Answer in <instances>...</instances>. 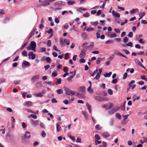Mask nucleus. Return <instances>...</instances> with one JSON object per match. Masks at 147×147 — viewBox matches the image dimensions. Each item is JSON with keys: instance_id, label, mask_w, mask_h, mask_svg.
<instances>
[{"instance_id": "nucleus-1", "label": "nucleus", "mask_w": 147, "mask_h": 147, "mask_svg": "<svg viewBox=\"0 0 147 147\" xmlns=\"http://www.w3.org/2000/svg\"><path fill=\"white\" fill-rule=\"evenodd\" d=\"M88 44V43H85L83 44L82 45V47L84 48L82 49V51H81V53L79 55V57L80 58H81L83 57H85L86 55V52L87 51V49L86 47V45Z\"/></svg>"}, {"instance_id": "nucleus-2", "label": "nucleus", "mask_w": 147, "mask_h": 147, "mask_svg": "<svg viewBox=\"0 0 147 147\" xmlns=\"http://www.w3.org/2000/svg\"><path fill=\"white\" fill-rule=\"evenodd\" d=\"M64 91L66 94L68 95H74L75 94V91L72 90L69 88L65 87H64Z\"/></svg>"}, {"instance_id": "nucleus-3", "label": "nucleus", "mask_w": 147, "mask_h": 147, "mask_svg": "<svg viewBox=\"0 0 147 147\" xmlns=\"http://www.w3.org/2000/svg\"><path fill=\"white\" fill-rule=\"evenodd\" d=\"M30 45L31 47L32 50L35 51V49L36 47V43L35 42L33 41H31Z\"/></svg>"}, {"instance_id": "nucleus-4", "label": "nucleus", "mask_w": 147, "mask_h": 147, "mask_svg": "<svg viewBox=\"0 0 147 147\" xmlns=\"http://www.w3.org/2000/svg\"><path fill=\"white\" fill-rule=\"evenodd\" d=\"M42 4L40 5L43 6H46L49 5L50 3L48 0H45L42 2Z\"/></svg>"}, {"instance_id": "nucleus-5", "label": "nucleus", "mask_w": 147, "mask_h": 147, "mask_svg": "<svg viewBox=\"0 0 147 147\" xmlns=\"http://www.w3.org/2000/svg\"><path fill=\"white\" fill-rule=\"evenodd\" d=\"M32 102L30 101H26L24 103V105L27 107H31L32 106Z\"/></svg>"}, {"instance_id": "nucleus-6", "label": "nucleus", "mask_w": 147, "mask_h": 147, "mask_svg": "<svg viewBox=\"0 0 147 147\" xmlns=\"http://www.w3.org/2000/svg\"><path fill=\"white\" fill-rule=\"evenodd\" d=\"M28 55L29 57L31 56V59H34L36 57V55L33 54V53L32 52L29 53Z\"/></svg>"}, {"instance_id": "nucleus-7", "label": "nucleus", "mask_w": 147, "mask_h": 147, "mask_svg": "<svg viewBox=\"0 0 147 147\" xmlns=\"http://www.w3.org/2000/svg\"><path fill=\"white\" fill-rule=\"evenodd\" d=\"M113 106V103H109L105 107V109L107 110L108 109H110L111 107Z\"/></svg>"}, {"instance_id": "nucleus-8", "label": "nucleus", "mask_w": 147, "mask_h": 147, "mask_svg": "<svg viewBox=\"0 0 147 147\" xmlns=\"http://www.w3.org/2000/svg\"><path fill=\"white\" fill-rule=\"evenodd\" d=\"M31 123L34 126H35L38 125L39 121L38 120L34 121L33 119H32Z\"/></svg>"}, {"instance_id": "nucleus-9", "label": "nucleus", "mask_w": 147, "mask_h": 147, "mask_svg": "<svg viewBox=\"0 0 147 147\" xmlns=\"http://www.w3.org/2000/svg\"><path fill=\"white\" fill-rule=\"evenodd\" d=\"M74 95L77 96L80 98H84V95L83 94H80L76 92H75V94H74Z\"/></svg>"}, {"instance_id": "nucleus-10", "label": "nucleus", "mask_w": 147, "mask_h": 147, "mask_svg": "<svg viewBox=\"0 0 147 147\" xmlns=\"http://www.w3.org/2000/svg\"><path fill=\"white\" fill-rule=\"evenodd\" d=\"M102 136L104 138H106L110 136L109 133L107 131L103 132L102 134Z\"/></svg>"}, {"instance_id": "nucleus-11", "label": "nucleus", "mask_w": 147, "mask_h": 147, "mask_svg": "<svg viewBox=\"0 0 147 147\" xmlns=\"http://www.w3.org/2000/svg\"><path fill=\"white\" fill-rule=\"evenodd\" d=\"M81 113L84 115V117H85L86 119L88 120L89 119L88 118L87 113L86 111H82L81 112Z\"/></svg>"}, {"instance_id": "nucleus-12", "label": "nucleus", "mask_w": 147, "mask_h": 147, "mask_svg": "<svg viewBox=\"0 0 147 147\" xmlns=\"http://www.w3.org/2000/svg\"><path fill=\"white\" fill-rule=\"evenodd\" d=\"M30 134V132L28 131H26L25 132V134L24 135V137L25 138H28V139H29L30 137L31 136L30 135H29L28 136L27 134Z\"/></svg>"}, {"instance_id": "nucleus-13", "label": "nucleus", "mask_w": 147, "mask_h": 147, "mask_svg": "<svg viewBox=\"0 0 147 147\" xmlns=\"http://www.w3.org/2000/svg\"><path fill=\"white\" fill-rule=\"evenodd\" d=\"M60 123L58 122L56 124L57 131H61V127L59 125V123Z\"/></svg>"}, {"instance_id": "nucleus-14", "label": "nucleus", "mask_w": 147, "mask_h": 147, "mask_svg": "<svg viewBox=\"0 0 147 147\" xmlns=\"http://www.w3.org/2000/svg\"><path fill=\"white\" fill-rule=\"evenodd\" d=\"M86 106L87 107V109L89 111L90 114L91 113V106L88 103H87L86 104Z\"/></svg>"}, {"instance_id": "nucleus-15", "label": "nucleus", "mask_w": 147, "mask_h": 147, "mask_svg": "<svg viewBox=\"0 0 147 147\" xmlns=\"http://www.w3.org/2000/svg\"><path fill=\"white\" fill-rule=\"evenodd\" d=\"M114 119L113 118H111L110 119L109 121V124L110 126H112L113 125L114 123Z\"/></svg>"}, {"instance_id": "nucleus-16", "label": "nucleus", "mask_w": 147, "mask_h": 147, "mask_svg": "<svg viewBox=\"0 0 147 147\" xmlns=\"http://www.w3.org/2000/svg\"><path fill=\"white\" fill-rule=\"evenodd\" d=\"M63 2L62 1H58L56 2L55 4L58 6H62L63 5Z\"/></svg>"}, {"instance_id": "nucleus-17", "label": "nucleus", "mask_w": 147, "mask_h": 147, "mask_svg": "<svg viewBox=\"0 0 147 147\" xmlns=\"http://www.w3.org/2000/svg\"><path fill=\"white\" fill-rule=\"evenodd\" d=\"M81 36L84 39H86L87 38V34L85 32H82L81 34Z\"/></svg>"}, {"instance_id": "nucleus-18", "label": "nucleus", "mask_w": 147, "mask_h": 147, "mask_svg": "<svg viewBox=\"0 0 147 147\" xmlns=\"http://www.w3.org/2000/svg\"><path fill=\"white\" fill-rule=\"evenodd\" d=\"M102 145H99L98 147H107V144L106 142H102Z\"/></svg>"}, {"instance_id": "nucleus-19", "label": "nucleus", "mask_w": 147, "mask_h": 147, "mask_svg": "<svg viewBox=\"0 0 147 147\" xmlns=\"http://www.w3.org/2000/svg\"><path fill=\"white\" fill-rule=\"evenodd\" d=\"M45 83H46V84L50 85L51 86H54L55 85L54 83L51 81L45 82Z\"/></svg>"}, {"instance_id": "nucleus-20", "label": "nucleus", "mask_w": 147, "mask_h": 147, "mask_svg": "<svg viewBox=\"0 0 147 147\" xmlns=\"http://www.w3.org/2000/svg\"><path fill=\"white\" fill-rule=\"evenodd\" d=\"M24 65L25 66H30V63L26 61H23V64H22V66H23V65Z\"/></svg>"}, {"instance_id": "nucleus-21", "label": "nucleus", "mask_w": 147, "mask_h": 147, "mask_svg": "<svg viewBox=\"0 0 147 147\" xmlns=\"http://www.w3.org/2000/svg\"><path fill=\"white\" fill-rule=\"evenodd\" d=\"M67 3L69 5H71L74 4L75 3V2L74 1H71L70 0H67Z\"/></svg>"}, {"instance_id": "nucleus-22", "label": "nucleus", "mask_w": 147, "mask_h": 147, "mask_svg": "<svg viewBox=\"0 0 147 147\" xmlns=\"http://www.w3.org/2000/svg\"><path fill=\"white\" fill-rule=\"evenodd\" d=\"M112 73L111 71L109 72V73H107L105 74H104V76L106 78L107 77H110L112 74Z\"/></svg>"}, {"instance_id": "nucleus-23", "label": "nucleus", "mask_w": 147, "mask_h": 147, "mask_svg": "<svg viewBox=\"0 0 147 147\" xmlns=\"http://www.w3.org/2000/svg\"><path fill=\"white\" fill-rule=\"evenodd\" d=\"M114 40H109L105 42V44H112L114 42Z\"/></svg>"}, {"instance_id": "nucleus-24", "label": "nucleus", "mask_w": 147, "mask_h": 147, "mask_svg": "<svg viewBox=\"0 0 147 147\" xmlns=\"http://www.w3.org/2000/svg\"><path fill=\"white\" fill-rule=\"evenodd\" d=\"M91 86H89L87 89L88 91L90 93H92L93 92V90L91 89Z\"/></svg>"}, {"instance_id": "nucleus-25", "label": "nucleus", "mask_w": 147, "mask_h": 147, "mask_svg": "<svg viewBox=\"0 0 147 147\" xmlns=\"http://www.w3.org/2000/svg\"><path fill=\"white\" fill-rule=\"evenodd\" d=\"M125 102L124 103V104H122L121 106L120 109L122 111H124L125 109Z\"/></svg>"}, {"instance_id": "nucleus-26", "label": "nucleus", "mask_w": 147, "mask_h": 147, "mask_svg": "<svg viewBox=\"0 0 147 147\" xmlns=\"http://www.w3.org/2000/svg\"><path fill=\"white\" fill-rule=\"evenodd\" d=\"M138 14L140 17H141V18H142L145 15V13L144 12H140Z\"/></svg>"}, {"instance_id": "nucleus-27", "label": "nucleus", "mask_w": 147, "mask_h": 147, "mask_svg": "<svg viewBox=\"0 0 147 147\" xmlns=\"http://www.w3.org/2000/svg\"><path fill=\"white\" fill-rule=\"evenodd\" d=\"M34 95L36 97H42L43 96V95L41 92H40L38 94H35Z\"/></svg>"}, {"instance_id": "nucleus-28", "label": "nucleus", "mask_w": 147, "mask_h": 147, "mask_svg": "<svg viewBox=\"0 0 147 147\" xmlns=\"http://www.w3.org/2000/svg\"><path fill=\"white\" fill-rule=\"evenodd\" d=\"M39 78L38 75H36L33 76L32 78V80L34 81L36 79H38Z\"/></svg>"}, {"instance_id": "nucleus-29", "label": "nucleus", "mask_w": 147, "mask_h": 147, "mask_svg": "<svg viewBox=\"0 0 147 147\" xmlns=\"http://www.w3.org/2000/svg\"><path fill=\"white\" fill-rule=\"evenodd\" d=\"M57 94H61L63 93V91L61 89H59L56 90Z\"/></svg>"}, {"instance_id": "nucleus-30", "label": "nucleus", "mask_w": 147, "mask_h": 147, "mask_svg": "<svg viewBox=\"0 0 147 147\" xmlns=\"http://www.w3.org/2000/svg\"><path fill=\"white\" fill-rule=\"evenodd\" d=\"M21 82V80H15L13 81V83L15 84H19Z\"/></svg>"}, {"instance_id": "nucleus-31", "label": "nucleus", "mask_w": 147, "mask_h": 147, "mask_svg": "<svg viewBox=\"0 0 147 147\" xmlns=\"http://www.w3.org/2000/svg\"><path fill=\"white\" fill-rule=\"evenodd\" d=\"M115 116L117 118L119 119H120L121 118V116L118 113H116L115 114Z\"/></svg>"}, {"instance_id": "nucleus-32", "label": "nucleus", "mask_w": 147, "mask_h": 147, "mask_svg": "<svg viewBox=\"0 0 147 147\" xmlns=\"http://www.w3.org/2000/svg\"><path fill=\"white\" fill-rule=\"evenodd\" d=\"M101 127H100V126L99 124H97L95 127V128L97 130H99L101 129Z\"/></svg>"}, {"instance_id": "nucleus-33", "label": "nucleus", "mask_w": 147, "mask_h": 147, "mask_svg": "<svg viewBox=\"0 0 147 147\" xmlns=\"http://www.w3.org/2000/svg\"><path fill=\"white\" fill-rule=\"evenodd\" d=\"M75 75V73H74V74H72L71 76L69 77L67 80L68 81L70 80L72 78H73Z\"/></svg>"}, {"instance_id": "nucleus-34", "label": "nucleus", "mask_w": 147, "mask_h": 147, "mask_svg": "<svg viewBox=\"0 0 147 147\" xmlns=\"http://www.w3.org/2000/svg\"><path fill=\"white\" fill-rule=\"evenodd\" d=\"M90 24L94 26H96L98 24V21H96L95 22H90Z\"/></svg>"}, {"instance_id": "nucleus-35", "label": "nucleus", "mask_w": 147, "mask_h": 147, "mask_svg": "<svg viewBox=\"0 0 147 147\" xmlns=\"http://www.w3.org/2000/svg\"><path fill=\"white\" fill-rule=\"evenodd\" d=\"M117 111V110H116V111H115L114 109H113V110H111V111H109V113L110 115H112V114H113V113H114L116 111Z\"/></svg>"}, {"instance_id": "nucleus-36", "label": "nucleus", "mask_w": 147, "mask_h": 147, "mask_svg": "<svg viewBox=\"0 0 147 147\" xmlns=\"http://www.w3.org/2000/svg\"><path fill=\"white\" fill-rule=\"evenodd\" d=\"M64 41L67 45H69L70 42L69 40L65 39H64Z\"/></svg>"}, {"instance_id": "nucleus-37", "label": "nucleus", "mask_w": 147, "mask_h": 147, "mask_svg": "<svg viewBox=\"0 0 147 147\" xmlns=\"http://www.w3.org/2000/svg\"><path fill=\"white\" fill-rule=\"evenodd\" d=\"M5 79L3 78H2L0 79V84H1L5 82Z\"/></svg>"}, {"instance_id": "nucleus-38", "label": "nucleus", "mask_w": 147, "mask_h": 147, "mask_svg": "<svg viewBox=\"0 0 147 147\" xmlns=\"http://www.w3.org/2000/svg\"><path fill=\"white\" fill-rule=\"evenodd\" d=\"M94 98L96 100H98L99 101H101L100 97V96H95L94 97Z\"/></svg>"}, {"instance_id": "nucleus-39", "label": "nucleus", "mask_w": 147, "mask_h": 147, "mask_svg": "<svg viewBox=\"0 0 147 147\" xmlns=\"http://www.w3.org/2000/svg\"><path fill=\"white\" fill-rule=\"evenodd\" d=\"M138 10L137 9H133L130 11V13L132 14H134L135 13L136 10Z\"/></svg>"}, {"instance_id": "nucleus-40", "label": "nucleus", "mask_w": 147, "mask_h": 147, "mask_svg": "<svg viewBox=\"0 0 147 147\" xmlns=\"http://www.w3.org/2000/svg\"><path fill=\"white\" fill-rule=\"evenodd\" d=\"M100 77V75L99 74V73H97L95 78L96 80H98L99 79Z\"/></svg>"}, {"instance_id": "nucleus-41", "label": "nucleus", "mask_w": 147, "mask_h": 147, "mask_svg": "<svg viewBox=\"0 0 147 147\" xmlns=\"http://www.w3.org/2000/svg\"><path fill=\"white\" fill-rule=\"evenodd\" d=\"M102 58L100 57H98L97 60H96V63L97 64H98L100 63V61L102 59Z\"/></svg>"}, {"instance_id": "nucleus-42", "label": "nucleus", "mask_w": 147, "mask_h": 147, "mask_svg": "<svg viewBox=\"0 0 147 147\" xmlns=\"http://www.w3.org/2000/svg\"><path fill=\"white\" fill-rule=\"evenodd\" d=\"M108 94L110 95H112L113 94V91L111 89H109L108 90Z\"/></svg>"}, {"instance_id": "nucleus-43", "label": "nucleus", "mask_w": 147, "mask_h": 147, "mask_svg": "<svg viewBox=\"0 0 147 147\" xmlns=\"http://www.w3.org/2000/svg\"><path fill=\"white\" fill-rule=\"evenodd\" d=\"M94 30V29L93 28L90 27L86 29V30L88 32H90L91 31Z\"/></svg>"}, {"instance_id": "nucleus-44", "label": "nucleus", "mask_w": 147, "mask_h": 147, "mask_svg": "<svg viewBox=\"0 0 147 147\" xmlns=\"http://www.w3.org/2000/svg\"><path fill=\"white\" fill-rule=\"evenodd\" d=\"M141 79L144 80L146 81H147V78H146L145 76H141L140 77Z\"/></svg>"}, {"instance_id": "nucleus-45", "label": "nucleus", "mask_w": 147, "mask_h": 147, "mask_svg": "<svg viewBox=\"0 0 147 147\" xmlns=\"http://www.w3.org/2000/svg\"><path fill=\"white\" fill-rule=\"evenodd\" d=\"M95 138L96 140H99L100 139V136L97 134L95 135Z\"/></svg>"}, {"instance_id": "nucleus-46", "label": "nucleus", "mask_w": 147, "mask_h": 147, "mask_svg": "<svg viewBox=\"0 0 147 147\" xmlns=\"http://www.w3.org/2000/svg\"><path fill=\"white\" fill-rule=\"evenodd\" d=\"M117 36V35L115 33L112 34L110 35V37L111 38L115 37Z\"/></svg>"}, {"instance_id": "nucleus-47", "label": "nucleus", "mask_w": 147, "mask_h": 147, "mask_svg": "<svg viewBox=\"0 0 147 147\" xmlns=\"http://www.w3.org/2000/svg\"><path fill=\"white\" fill-rule=\"evenodd\" d=\"M118 55H119L120 56H121L126 59H128V58L126 57L125 56V55H123L122 53H120V52L118 54Z\"/></svg>"}, {"instance_id": "nucleus-48", "label": "nucleus", "mask_w": 147, "mask_h": 147, "mask_svg": "<svg viewBox=\"0 0 147 147\" xmlns=\"http://www.w3.org/2000/svg\"><path fill=\"white\" fill-rule=\"evenodd\" d=\"M134 61L136 63L137 65H138L139 63L140 62V61L137 59H135Z\"/></svg>"}, {"instance_id": "nucleus-49", "label": "nucleus", "mask_w": 147, "mask_h": 147, "mask_svg": "<svg viewBox=\"0 0 147 147\" xmlns=\"http://www.w3.org/2000/svg\"><path fill=\"white\" fill-rule=\"evenodd\" d=\"M61 80L60 78H59L57 79V81L56 82V84H60L61 83Z\"/></svg>"}, {"instance_id": "nucleus-50", "label": "nucleus", "mask_w": 147, "mask_h": 147, "mask_svg": "<svg viewBox=\"0 0 147 147\" xmlns=\"http://www.w3.org/2000/svg\"><path fill=\"white\" fill-rule=\"evenodd\" d=\"M95 144L96 145H98V144H101V142L100 141H98L96 140H95Z\"/></svg>"}, {"instance_id": "nucleus-51", "label": "nucleus", "mask_w": 147, "mask_h": 147, "mask_svg": "<svg viewBox=\"0 0 147 147\" xmlns=\"http://www.w3.org/2000/svg\"><path fill=\"white\" fill-rule=\"evenodd\" d=\"M64 41H63L62 40H60V44L62 46L65 47V45L64 44Z\"/></svg>"}, {"instance_id": "nucleus-52", "label": "nucleus", "mask_w": 147, "mask_h": 147, "mask_svg": "<svg viewBox=\"0 0 147 147\" xmlns=\"http://www.w3.org/2000/svg\"><path fill=\"white\" fill-rule=\"evenodd\" d=\"M47 45L49 47H50L51 45V40H48L47 42Z\"/></svg>"}, {"instance_id": "nucleus-53", "label": "nucleus", "mask_w": 147, "mask_h": 147, "mask_svg": "<svg viewBox=\"0 0 147 147\" xmlns=\"http://www.w3.org/2000/svg\"><path fill=\"white\" fill-rule=\"evenodd\" d=\"M10 19L9 18H7L5 19L3 21V22L4 23H5L9 21Z\"/></svg>"}, {"instance_id": "nucleus-54", "label": "nucleus", "mask_w": 147, "mask_h": 147, "mask_svg": "<svg viewBox=\"0 0 147 147\" xmlns=\"http://www.w3.org/2000/svg\"><path fill=\"white\" fill-rule=\"evenodd\" d=\"M53 49L57 51H60L57 49V47L56 45H54L53 47Z\"/></svg>"}, {"instance_id": "nucleus-55", "label": "nucleus", "mask_w": 147, "mask_h": 147, "mask_svg": "<svg viewBox=\"0 0 147 147\" xmlns=\"http://www.w3.org/2000/svg\"><path fill=\"white\" fill-rule=\"evenodd\" d=\"M90 14L88 12H86L83 15V16L84 17H87L89 16Z\"/></svg>"}, {"instance_id": "nucleus-56", "label": "nucleus", "mask_w": 147, "mask_h": 147, "mask_svg": "<svg viewBox=\"0 0 147 147\" xmlns=\"http://www.w3.org/2000/svg\"><path fill=\"white\" fill-rule=\"evenodd\" d=\"M46 61L48 63H49L51 61V60L50 57H47L46 58Z\"/></svg>"}, {"instance_id": "nucleus-57", "label": "nucleus", "mask_w": 147, "mask_h": 147, "mask_svg": "<svg viewBox=\"0 0 147 147\" xmlns=\"http://www.w3.org/2000/svg\"><path fill=\"white\" fill-rule=\"evenodd\" d=\"M128 40V38L127 37H125L124 38L123 40V41L124 43H127V42Z\"/></svg>"}, {"instance_id": "nucleus-58", "label": "nucleus", "mask_w": 147, "mask_h": 147, "mask_svg": "<svg viewBox=\"0 0 147 147\" xmlns=\"http://www.w3.org/2000/svg\"><path fill=\"white\" fill-rule=\"evenodd\" d=\"M41 136L43 138L45 137V136H46V134L45 132L44 131H42L41 134Z\"/></svg>"}, {"instance_id": "nucleus-59", "label": "nucleus", "mask_w": 147, "mask_h": 147, "mask_svg": "<svg viewBox=\"0 0 147 147\" xmlns=\"http://www.w3.org/2000/svg\"><path fill=\"white\" fill-rule=\"evenodd\" d=\"M127 19H125L124 20V22H122L121 23V25L122 26H123L124 25V24H125L127 23Z\"/></svg>"}, {"instance_id": "nucleus-60", "label": "nucleus", "mask_w": 147, "mask_h": 147, "mask_svg": "<svg viewBox=\"0 0 147 147\" xmlns=\"http://www.w3.org/2000/svg\"><path fill=\"white\" fill-rule=\"evenodd\" d=\"M115 57V55L114 54L112 55L111 57H110L108 59V60L110 61H111Z\"/></svg>"}, {"instance_id": "nucleus-61", "label": "nucleus", "mask_w": 147, "mask_h": 147, "mask_svg": "<svg viewBox=\"0 0 147 147\" xmlns=\"http://www.w3.org/2000/svg\"><path fill=\"white\" fill-rule=\"evenodd\" d=\"M135 82V81L134 80H132L131 81V82H129V85L130 87Z\"/></svg>"}, {"instance_id": "nucleus-62", "label": "nucleus", "mask_w": 147, "mask_h": 147, "mask_svg": "<svg viewBox=\"0 0 147 147\" xmlns=\"http://www.w3.org/2000/svg\"><path fill=\"white\" fill-rule=\"evenodd\" d=\"M80 90L81 92L83 93H84L85 92L84 87H81Z\"/></svg>"}, {"instance_id": "nucleus-63", "label": "nucleus", "mask_w": 147, "mask_h": 147, "mask_svg": "<svg viewBox=\"0 0 147 147\" xmlns=\"http://www.w3.org/2000/svg\"><path fill=\"white\" fill-rule=\"evenodd\" d=\"M133 35V32H129V34L128 35V37L130 38H131Z\"/></svg>"}, {"instance_id": "nucleus-64", "label": "nucleus", "mask_w": 147, "mask_h": 147, "mask_svg": "<svg viewBox=\"0 0 147 147\" xmlns=\"http://www.w3.org/2000/svg\"><path fill=\"white\" fill-rule=\"evenodd\" d=\"M79 61L80 63H84L86 62L85 60L83 58H81L80 59Z\"/></svg>"}]
</instances>
